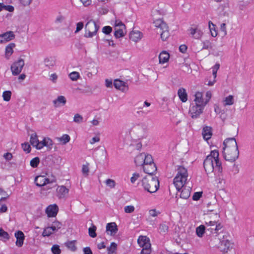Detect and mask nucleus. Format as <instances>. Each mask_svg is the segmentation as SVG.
<instances>
[{"label": "nucleus", "instance_id": "obj_25", "mask_svg": "<svg viewBox=\"0 0 254 254\" xmlns=\"http://www.w3.org/2000/svg\"><path fill=\"white\" fill-rule=\"evenodd\" d=\"M114 85L115 87L119 90H120L122 91H125L127 89V86H126V83L120 80L116 79L114 82Z\"/></svg>", "mask_w": 254, "mask_h": 254}, {"label": "nucleus", "instance_id": "obj_1", "mask_svg": "<svg viewBox=\"0 0 254 254\" xmlns=\"http://www.w3.org/2000/svg\"><path fill=\"white\" fill-rule=\"evenodd\" d=\"M218 150L211 151L203 162V166L207 174L214 172L221 173L222 167L219 160Z\"/></svg>", "mask_w": 254, "mask_h": 254}, {"label": "nucleus", "instance_id": "obj_49", "mask_svg": "<svg viewBox=\"0 0 254 254\" xmlns=\"http://www.w3.org/2000/svg\"><path fill=\"white\" fill-rule=\"evenodd\" d=\"M151 163H154L151 155L145 154V159H144V165H149Z\"/></svg>", "mask_w": 254, "mask_h": 254}, {"label": "nucleus", "instance_id": "obj_63", "mask_svg": "<svg viewBox=\"0 0 254 254\" xmlns=\"http://www.w3.org/2000/svg\"><path fill=\"white\" fill-rule=\"evenodd\" d=\"M65 19V17L63 15H59L57 16L55 19V22L56 23H62Z\"/></svg>", "mask_w": 254, "mask_h": 254}, {"label": "nucleus", "instance_id": "obj_40", "mask_svg": "<svg viewBox=\"0 0 254 254\" xmlns=\"http://www.w3.org/2000/svg\"><path fill=\"white\" fill-rule=\"evenodd\" d=\"M159 33H160L161 39L164 41H166L170 36L168 27H167L166 29H163L161 32H159Z\"/></svg>", "mask_w": 254, "mask_h": 254}, {"label": "nucleus", "instance_id": "obj_6", "mask_svg": "<svg viewBox=\"0 0 254 254\" xmlns=\"http://www.w3.org/2000/svg\"><path fill=\"white\" fill-rule=\"evenodd\" d=\"M85 28L84 36L86 38H92L96 35L99 29V26L96 24L95 21L91 19L86 23Z\"/></svg>", "mask_w": 254, "mask_h": 254}, {"label": "nucleus", "instance_id": "obj_18", "mask_svg": "<svg viewBox=\"0 0 254 254\" xmlns=\"http://www.w3.org/2000/svg\"><path fill=\"white\" fill-rule=\"evenodd\" d=\"M57 195L59 198H64L67 197L69 190L64 186L58 187L57 189Z\"/></svg>", "mask_w": 254, "mask_h": 254}, {"label": "nucleus", "instance_id": "obj_32", "mask_svg": "<svg viewBox=\"0 0 254 254\" xmlns=\"http://www.w3.org/2000/svg\"><path fill=\"white\" fill-rule=\"evenodd\" d=\"M178 95L180 99L183 102H186L188 100V95L186 90L183 88H180L178 91Z\"/></svg>", "mask_w": 254, "mask_h": 254}, {"label": "nucleus", "instance_id": "obj_37", "mask_svg": "<svg viewBox=\"0 0 254 254\" xmlns=\"http://www.w3.org/2000/svg\"><path fill=\"white\" fill-rule=\"evenodd\" d=\"M206 230V227L204 225H201L197 227L196 228V234L197 236L201 238L203 236V234L205 233V231Z\"/></svg>", "mask_w": 254, "mask_h": 254}, {"label": "nucleus", "instance_id": "obj_36", "mask_svg": "<svg viewBox=\"0 0 254 254\" xmlns=\"http://www.w3.org/2000/svg\"><path fill=\"white\" fill-rule=\"evenodd\" d=\"M223 105L224 106H231L234 103V96L229 95L223 100Z\"/></svg>", "mask_w": 254, "mask_h": 254}, {"label": "nucleus", "instance_id": "obj_38", "mask_svg": "<svg viewBox=\"0 0 254 254\" xmlns=\"http://www.w3.org/2000/svg\"><path fill=\"white\" fill-rule=\"evenodd\" d=\"M57 139L62 144L65 145L70 141V137L68 134H64L61 137H58Z\"/></svg>", "mask_w": 254, "mask_h": 254}, {"label": "nucleus", "instance_id": "obj_21", "mask_svg": "<svg viewBox=\"0 0 254 254\" xmlns=\"http://www.w3.org/2000/svg\"><path fill=\"white\" fill-rule=\"evenodd\" d=\"M143 169L144 172L149 174V176H152L157 170L156 166L154 163L144 165L143 166Z\"/></svg>", "mask_w": 254, "mask_h": 254}, {"label": "nucleus", "instance_id": "obj_9", "mask_svg": "<svg viewBox=\"0 0 254 254\" xmlns=\"http://www.w3.org/2000/svg\"><path fill=\"white\" fill-rule=\"evenodd\" d=\"M115 36L117 38L122 37L126 33L125 25L120 20H116L115 22Z\"/></svg>", "mask_w": 254, "mask_h": 254}, {"label": "nucleus", "instance_id": "obj_53", "mask_svg": "<svg viewBox=\"0 0 254 254\" xmlns=\"http://www.w3.org/2000/svg\"><path fill=\"white\" fill-rule=\"evenodd\" d=\"M159 230L161 233H166L168 230V226L165 224H161L159 225Z\"/></svg>", "mask_w": 254, "mask_h": 254}, {"label": "nucleus", "instance_id": "obj_3", "mask_svg": "<svg viewBox=\"0 0 254 254\" xmlns=\"http://www.w3.org/2000/svg\"><path fill=\"white\" fill-rule=\"evenodd\" d=\"M177 173L174 179L173 183L176 189L180 191L185 186L189 185L188 173L187 169L183 166H178Z\"/></svg>", "mask_w": 254, "mask_h": 254}, {"label": "nucleus", "instance_id": "obj_54", "mask_svg": "<svg viewBox=\"0 0 254 254\" xmlns=\"http://www.w3.org/2000/svg\"><path fill=\"white\" fill-rule=\"evenodd\" d=\"M51 251L53 254H60L61 253L60 247L57 245H54L51 248Z\"/></svg>", "mask_w": 254, "mask_h": 254}, {"label": "nucleus", "instance_id": "obj_14", "mask_svg": "<svg viewBox=\"0 0 254 254\" xmlns=\"http://www.w3.org/2000/svg\"><path fill=\"white\" fill-rule=\"evenodd\" d=\"M59 208L57 204H53L49 205L46 209V213L49 217H54L57 215Z\"/></svg>", "mask_w": 254, "mask_h": 254}, {"label": "nucleus", "instance_id": "obj_22", "mask_svg": "<svg viewBox=\"0 0 254 254\" xmlns=\"http://www.w3.org/2000/svg\"><path fill=\"white\" fill-rule=\"evenodd\" d=\"M232 244L230 241L223 238V240L220 241V248L222 251L224 253H227L229 249L231 247Z\"/></svg>", "mask_w": 254, "mask_h": 254}, {"label": "nucleus", "instance_id": "obj_2", "mask_svg": "<svg viewBox=\"0 0 254 254\" xmlns=\"http://www.w3.org/2000/svg\"><path fill=\"white\" fill-rule=\"evenodd\" d=\"M224 156L226 160L234 162L239 157V152L235 138L226 139L223 142Z\"/></svg>", "mask_w": 254, "mask_h": 254}, {"label": "nucleus", "instance_id": "obj_16", "mask_svg": "<svg viewBox=\"0 0 254 254\" xmlns=\"http://www.w3.org/2000/svg\"><path fill=\"white\" fill-rule=\"evenodd\" d=\"M189 31L192 37L195 39H199L203 35L202 31L198 28L197 26L190 27Z\"/></svg>", "mask_w": 254, "mask_h": 254}, {"label": "nucleus", "instance_id": "obj_34", "mask_svg": "<svg viewBox=\"0 0 254 254\" xmlns=\"http://www.w3.org/2000/svg\"><path fill=\"white\" fill-rule=\"evenodd\" d=\"M30 142L31 144L37 149H38V145H39L40 141L38 139V136L36 133H34L31 134L30 136Z\"/></svg>", "mask_w": 254, "mask_h": 254}, {"label": "nucleus", "instance_id": "obj_27", "mask_svg": "<svg viewBox=\"0 0 254 254\" xmlns=\"http://www.w3.org/2000/svg\"><path fill=\"white\" fill-rule=\"evenodd\" d=\"M15 47V44L13 43H9L5 47V57L6 59H9L10 57L13 53V48Z\"/></svg>", "mask_w": 254, "mask_h": 254}, {"label": "nucleus", "instance_id": "obj_39", "mask_svg": "<svg viewBox=\"0 0 254 254\" xmlns=\"http://www.w3.org/2000/svg\"><path fill=\"white\" fill-rule=\"evenodd\" d=\"M209 28L211 33V35L213 37H215L217 35V32L216 30V25L214 24L211 21L208 22Z\"/></svg>", "mask_w": 254, "mask_h": 254}, {"label": "nucleus", "instance_id": "obj_31", "mask_svg": "<svg viewBox=\"0 0 254 254\" xmlns=\"http://www.w3.org/2000/svg\"><path fill=\"white\" fill-rule=\"evenodd\" d=\"M202 134L205 140H207L210 139L212 136L211 127H203L202 131Z\"/></svg>", "mask_w": 254, "mask_h": 254}, {"label": "nucleus", "instance_id": "obj_19", "mask_svg": "<svg viewBox=\"0 0 254 254\" xmlns=\"http://www.w3.org/2000/svg\"><path fill=\"white\" fill-rule=\"evenodd\" d=\"M220 67V64H216L212 67V75L213 76V80H209L208 81V83H207V85L209 86H212L214 85V84L215 83L216 80V78L217 77V72L218 70L219 69Z\"/></svg>", "mask_w": 254, "mask_h": 254}, {"label": "nucleus", "instance_id": "obj_33", "mask_svg": "<svg viewBox=\"0 0 254 254\" xmlns=\"http://www.w3.org/2000/svg\"><path fill=\"white\" fill-rule=\"evenodd\" d=\"M66 102V99L64 96H59L57 99L53 101V104L56 107L60 106L61 105H64Z\"/></svg>", "mask_w": 254, "mask_h": 254}, {"label": "nucleus", "instance_id": "obj_60", "mask_svg": "<svg viewBox=\"0 0 254 254\" xmlns=\"http://www.w3.org/2000/svg\"><path fill=\"white\" fill-rule=\"evenodd\" d=\"M88 165V163H87L86 165H83L82 168V173L84 175H86V176L88 175L89 171Z\"/></svg>", "mask_w": 254, "mask_h": 254}, {"label": "nucleus", "instance_id": "obj_20", "mask_svg": "<svg viewBox=\"0 0 254 254\" xmlns=\"http://www.w3.org/2000/svg\"><path fill=\"white\" fill-rule=\"evenodd\" d=\"M106 231L108 234L112 236L115 235L117 231V226L115 222L109 223L106 226Z\"/></svg>", "mask_w": 254, "mask_h": 254}, {"label": "nucleus", "instance_id": "obj_43", "mask_svg": "<svg viewBox=\"0 0 254 254\" xmlns=\"http://www.w3.org/2000/svg\"><path fill=\"white\" fill-rule=\"evenodd\" d=\"M69 78L73 81H77L80 77L79 72L77 71H73L68 74Z\"/></svg>", "mask_w": 254, "mask_h": 254}, {"label": "nucleus", "instance_id": "obj_35", "mask_svg": "<svg viewBox=\"0 0 254 254\" xmlns=\"http://www.w3.org/2000/svg\"><path fill=\"white\" fill-rule=\"evenodd\" d=\"M138 243L142 248H145L147 244H150L149 239L146 237L142 236L138 239Z\"/></svg>", "mask_w": 254, "mask_h": 254}, {"label": "nucleus", "instance_id": "obj_57", "mask_svg": "<svg viewBox=\"0 0 254 254\" xmlns=\"http://www.w3.org/2000/svg\"><path fill=\"white\" fill-rule=\"evenodd\" d=\"M22 148L23 150L26 153H28L31 151V147L30 144L26 142L22 144Z\"/></svg>", "mask_w": 254, "mask_h": 254}, {"label": "nucleus", "instance_id": "obj_17", "mask_svg": "<svg viewBox=\"0 0 254 254\" xmlns=\"http://www.w3.org/2000/svg\"><path fill=\"white\" fill-rule=\"evenodd\" d=\"M180 197L185 199H187L190 196L191 190V188L190 185L184 186L181 189Z\"/></svg>", "mask_w": 254, "mask_h": 254}, {"label": "nucleus", "instance_id": "obj_64", "mask_svg": "<svg viewBox=\"0 0 254 254\" xmlns=\"http://www.w3.org/2000/svg\"><path fill=\"white\" fill-rule=\"evenodd\" d=\"M202 193V192H195L192 196V199L194 200H198L201 197Z\"/></svg>", "mask_w": 254, "mask_h": 254}, {"label": "nucleus", "instance_id": "obj_45", "mask_svg": "<svg viewBox=\"0 0 254 254\" xmlns=\"http://www.w3.org/2000/svg\"><path fill=\"white\" fill-rule=\"evenodd\" d=\"M0 239L1 240H5L9 239V235L8 233L0 228Z\"/></svg>", "mask_w": 254, "mask_h": 254}, {"label": "nucleus", "instance_id": "obj_44", "mask_svg": "<svg viewBox=\"0 0 254 254\" xmlns=\"http://www.w3.org/2000/svg\"><path fill=\"white\" fill-rule=\"evenodd\" d=\"M202 43L203 44L202 50H208L212 48V43L209 40H204L202 41Z\"/></svg>", "mask_w": 254, "mask_h": 254}, {"label": "nucleus", "instance_id": "obj_29", "mask_svg": "<svg viewBox=\"0 0 254 254\" xmlns=\"http://www.w3.org/2000/svg\"><path fill=\"white\" fill-rule=\"evenodd\" d=\"M144 159H145V154L144 153H142L135 157L134 162L136 165L142 166L143 167Z\"/></svg>", "mask_w": 254, "mask_h": 254}, {"label": "nucleus", "instance_id": "obj_42", "mask_svg": "<svg viewBox=\"0 0 254 254\" xmlns=\"http://www.w3.org/2000/svg\"><path fill=\"white\" fill-rule=\"evenodd\" d=\"M117 248V245L115 243L112 242L110 246L107 248L108 254H115L116 253Z\"/></svg>", "mask_w": 254, "mask_h": 254}, {"label": "nucleus", "instance_id": "obj_46", "mask_svg": "<svg viewBox=\"0 0 254 254\" xmlns=\"http://www.w3.org/2000/svg\"><path fill=\"white\" fill-rule=\"evenodd\" d=\"M11 92L10 91H5L3 92L2 97L5 101H9L11 99Z\"/></svg>", "mask_w": 254, "mask_h": 254}, {"label": "nucleus", "instance_id": "obj_4", "mask_svg": "<svg viewBox=\"0 0 254 254\" xmlns=\"http://www.w3.org/2000/svg\"><path fill=\"white\" fill-rule=\"evenodd\" d=\"M142 186L145 190L150 193H154L158 190L159 182L156 177L148 176L144 177L142 179Z\"/></svg>", "mask_w": 254, "mask_h": 254}, {"label": "nucleus", "instance_id": "obj_61", "mask_svg": "<svg viewBox=\"0 0 254 254\" xmlns=\"http://www.w3.org/2000/svg\"><path fill=\"white\" fill-rule=\"evenodd\" d=\"M112 28L111 27H110L109 26H104L102 28V32L106 34H110L112 32Z\"/></svg>", "mask_w": 254, "mask_h": 254}, {"label": "nucleus", "instance_id": "obj_62", "mask_svg": "<svg viewBox=\"0 0 254 254\" xmlns=\"http://www.w3.org/2000/svg\"><path fill=\"white\" fill-rule=\"evenodd\" d=\"M140 175L138 173H135L132 175V176L130 178V182L133 184L139 178Z\"/></svg>", "mask_w": 254, "mask_h": 254}, {"label": "nucleus", "instance_id": "obj_24", "mask_svg": "<svg viewBox=\"0 0 254 254\" xmlns=\"http://www.w3.org/2000/svg\"><path fill=\"white\" fill-rule=\"evenodd\" d=\"M43 63L46 67L51 69L56 64V60L53 57H48L44 59Z\"/></svg>", "mask_w": 254, "mask_h": 254}, {"label": "nucleus", "instance_id": "obj_56", "mask_svg": "<svg viewBox=\"0 0 254 254\" xmlns=\"http://www.w3.org/2000/svg\"><path fill=\"white\" fill-rule=\"evenodd\" d=\"M106 185L111 188H114L115 187L116 183L113 180L108 179L105 181Z\"/></svg>", "mask_w": 254, "mask_h": 254}, {"label": "nucleus", "instance_id": "obj_47", "mask_svg": "<svg viewBox=\"0 0 254 254\" xmlns=\"http://www.w3.org/2000/svg\"><path fill=\"white\" fill-rule=\"evenodd\" d=\"M40 162V159L38 157H35L33 158L31 161L30 164L33 168H36L38 166Z\"/></svg>", "mask_w": 254, "mask_h": 254}, {"label": "nucleus", "instance_id": "obj_26", "mask_svg": "<svg viewBox=\"0 0 254 254\" xmlns=\"http://www.w3.org/2000/svg\"><path fill=\"white\" fill-rule=\"evenodd\" d=\"M15 236L16 238V246L21 247L23 244V241L24 239L23 233L20 231H18L15 233Z\"/></svg>", "mask_w": 254, "mask_h": 254}, {"label": "nucleus", "instance_id": "obj_23", "mask_svg": "<svg viewBox=\"0 0 254 254\" xmlns=\"http://www.w3.org/2000/svg\"><path fill=\"white\" fill-rule=\"evenodd\" d=\"M154 25L157 29V32L159 33L164 29H166L168 27L166 23H165L162 19H158L154 21Z\"/></svg>", "mask_w": 254, "mask_h": 254}, {"label": "nucleus", "instance_id": "obj_5", "mask_svg": "<svg viewBox=\"0 0 254 254\" xmlns=\"http://www.w3.org/2000/svg\"><path fill=\"white\" fill-rule=\"evenodd\" d=\"M219 216L217 213L215 214V219L214 220H206L205 221L206 230L211 233L217 234L218 231L222 228L221 223L219 222Z\"/></svg>", "mask_w": 254, "mask_h": 254}, {"label": "nucleus", "instance_id": "obj_51", "mask_svg": "<svg viewBox=\"0 0 254 254\" xmlns=\"http://www.w3.org/2000/svg\"><path fill=\"white\" fill-rule=\"evenodd\" d=\"M83 118L80 115L76 114L74 115L73 118V121L75 123L80 124L83 122Z\"/></svg>", "mask_w": 254, "mask_h": 254}, {"label": "nucleus", "instance_id": "obj_10", "mask_svg": "<svg viewBox=\"0 0 254 254\" xmlns=\"http://www.w3.org/2000/svg\"><path fill=\"white\" fill-rule=\"evenodd\" d=\"M24 64V61L22 59L14 62L10 67L12 75H17L19 74L21 72Z\"/></svg>", "mask_w": 254, "mask_h": 254}, {"label": "nucleus", "instance_id": "obj_59", "mask_svg": "<svg viewBox=\"0 0 254 254\" xmlns=\"http://www.w3.org/2000/svg\"><path fill=\"white\" fill-rule=\"evenodd\" d=\"M7 197L6 192L0 188V201L5 200Z\"/></svg>", "mask_w": 254, "mask_h": 254}, {"label": "nucleus", "instance_id": "obj_41", "mask_svg": "<svg viewBox=\"0 0 254 254\" xmlns=\"http://www.w3.org/2000/svg\"><path fill=\"white\" fill-rule=\"evenodd\" d=\"M76 241H68L65 243V246L70 251L75 252L76 250L75 246Z\"/></svg>", "mask_w": 254, "mask_h": 254}, {"label": "nucleus", "instance_id": "obj_28", "mask_svg": "<svg viewBox=\"0 0 254 254\" xmlns=\"http://www.w3.org/2000/svg\"><path fill=\"white\" fill-rule=\"evenodd\" d=\"M1 35L2 38V40L3 44L5 43L12 40L14 38V35L13 32H12V31L6 32L5 33H4L1 34Z\"/></svg>", "mask_w": 254, "mask_h": 254}, {"label": "nucleus", "instance_id": "obj_48", "mask_svg": "<svg viewBox=\"0 0 254 254\" xmlns=\"http://www.w3.org/2000/svg\"><path fill=\"white\" fill-rule=\"evenodd\" d=\"M96 227L94 225L88 229L89 235L91 237L95 238L96 237Z\"/></svg>", "mask_w": 254, "mask_h": 254}, {"label": "nucleus", "instance_id": "obj_13", "mask_svg": "<svg viewBox=\"0 0 254 254\" xmlns=\"http://www.w3.org/2000/svg\"><path fill=\"white\" fill-rule=\"evenodd\" d=\"M53 145V141L51 138L49 137H44L42 141L39 142V145H38V149L40 150L44 146H45L48 150H51L52 148Z\"/></svg>", "mask_w": 254, "mask_h": 254}, {"label": "nucleus", "instance_id": "obj_52", "mask_svg": "<svg viewBox=\"0 0 254 254\" xmlns=\"http://www.w3.org/2000/svg\"><path fill=\"white\" fill-rule=\"evenodd\" d=\"M134 210L135 207L133 205H127L124 207V211L126 213H131Z\"/></svg>", "mask_w": 254, "mask_h": 254}, {"label": "nucleus", "instance_id": "obj_12", "mask_svg": "<svg viewBox=\"0 0 254 254\" xmlns=\"http://www.w3.org/2000/svg\"><path fill=\"white\" fill-rule=\"evenodd\" d=\"M194 104L201 106V107L204 108L207 105V101L203 97L202 92H197L195 94V98L194 99Z\"/></svg>", "mask_w": 254, "mask_h": 254}, {"label": "nucleus", "instance_id": "obj_15", "mask_svg": "<svg viewBox=\"0 0 254 254\" xmlns=\"http://www.w3.org/2000/svg\"><path fill=\"white\" fill-rule=\"evenodd\" d=\"M143 37V34L138 30H132L130 32L129 39L133 42L137 43Z\"/></svg>", "mask_w": 254, "mask_h": 254}, {"label": "nucleus", "instance_id": "obj_30", "mask_svg": "<svg viewBox=\"0 0 254 254\" xmlns=\"http://www.w3.org/2000/svg\"><path fill=\"white\" fill-rule=\"evenodd\" d=\"M170 58L169 54L166 51H162L159 56V63L163 64L167 63Z\"/></svg>", "mask_w": 254, "mask_h": 254}, {"label": "nucleus", "instance_id": "obj_58", "mask_svg": "<svg viewBox=\"0 0 254 254\" xmlns=\"http://www.w3.org/2000/svg\"><path fill=\"white\" fill-rule=\"evenodd\" d=\"M84 26L83 23L82 22H79L76 24V30L74 32L75 33H77L80 30H81Z\"/></svg>", "mask_w": 254, "mask_h": 254}, {"label": "nucleus", "instance_id": "obj_7", "mask_svg": "<svg viewBox=\"0 0 254 254\" xmlns=\"http://www.w3.org/2000/svg\"><path fill=\"white\" fill-rule=\"evenodd\" d=\"M146 131L147 127L143 123L134 124L131 130V132L136 135L139 139H141L145 137Z\"/></svg>", "mask_w": 254, "mask_h": 254}, {"label": "nucleus", "instance_id": "obj_55", "mask_svg": "<svg viewBox=\"0 0 254 254\" xmlns=\"http://www.w3.org/2000/svg\"><path fill=\"white\" fill-rule=\"evenodd\" d=\"M53 232L52 231L51 229H50V227H48L46 228L42 233V235L43 237H48L50 236L51 234H52Z\"/></svg>", "mask_w": 254, "mask_h": 254}, {"label": "nucleus", "instance_id": "obj_50", "mask_svg": "<svg viewBox=\"0 0 254 254\" xmlns=\"http://www.w3.org/2000/svg\"><path fill=\"white\" fill-rule=\"evenodd\" d=\"M145 248H142L141 254H150L151 253V244H147Z\"/></svg>", "mask_w": 254, "mask_h": 254}, {"label": "nucleus", "instance_id": "obj_8", "mask_svg": "<svg viewBox=\"0 0 254 254\" xmlns=\"http://www.w3.org/2000/svg\"><path fill=\"white\" fill-rule=\"evenodd\" d=\"M35 182L36 185L37 186H44L48 184H54V185L53 187H55L56 186V177L54 176H52L51 178H46L43 176H39L35 178ZM51 187H47V189L52 188Z\"/></svg>", "mask_w": 254, "mask_h": 254}, {"label": "nucleus", "instance_id": "obj_11", "mask_svg": "<svg viewBox=\"0 0 254 254\" xmlns=\"http://www.w3.org/2000/svg\"><path fill=\"white\" fill-rule=\"evenodd\" d=\"M204 108L201 106L192 104L190 108L189 114L192 119L197 118L202 113Z\"/></svg>", "mask_w": 254, "mask_h": 254}]
</instances>
